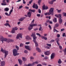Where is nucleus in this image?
Segmentation results:
<instances>
[{
    "label": "nucleus",
    "mask_w": 66,
    "mask_h": 66,
    "mask_svg": "<svg viewBox=\"0 0 66 66\" xmlns=\"http://www.w3.org/2000/svg\"><path fill=\"white\" fill-rule=\"evenodd\" d=\"M31 37H33V41L34 42L35 44V46L36 47H37L38 46V45L37 42L36 41V39L37 38V37L36 36L35 34V32H33L32 33V35H31Z\"/></svg>",
    "instance_id": "obj_1"
},
{
    "label": "nucleus",
    "mask_w": 66,
    "mask_h": 66,
    "mask_svg": "<svg viewBox=\"0 0 66 66\" xmlns=\"http://www.w3.org/2000/svg\"><path fill=\"white\" fill-rule=\"evenodd\" d=\"M1 51L2 52H3V53H4V52L5 53L4 58H6V57L7 55H8V54H9V52L8 51H7L5 50H3V48H2L1 50Z\"/></svg>",
    "instance_id": "obj_2"
},
{
    "label": "nucleus",
    "mask_w": 66,
    "mask_h": 66,
    "mask_svg": "<svg viewBox=\"0 0 66 66\" xmlns=\"http://www.w3.org/2000/svg\"><path fill=\"white\" fill-rule=\"evenodd\" d=\"M55 17H56L58 18L59 17H60L59 18V23H60V24L62 23V21H63L62 20L61 18V16H62V14H55Z\"/></svg>",
    "instance_id": "obj_3"
},
{
    "label": "nucleus",
    "mask_w": 66,
    "mask_h": 66,
    "mask_svg": "<svg viewBox=\"0 0 66 66\" xmlns=\"http://www.w3.org/2000/svg\"><path fill=\"white\" fill-rule=\"evenodd\" d=\"M18 52V50L16 49H14L13 50V54L14 56H15L16 55H19V53H17Z\"/></svg>",
    "instance_id": "obj_4"
},
{
    "label": "nucleus",
    "mask_w": 66,
    "mask_h": 66,
    "mask_svg": "<svg viewBox=\"0 0 66 66\" xmlns=\"http://www.w3.org/2000/svg\"><path fill=\"white\" fill-rule=\"evenodd\" d=\"M34 19L32 20L31 22V24H30V27H32V28H33V27H35L36 26H37V24H34Z\"/></svg>",
    "instance_id": "obj_5"
},
{
    "label": "nucleus",
    "mask_w": 66,
    "mask_h": 66,
    "mask_svg": "<svg viewBox=\"0 0 66 66\" xmlns=\"http://www.w3.org/2000/svg\"><path fill=\"white\" fill-rule=\"evenodd\" d=\"M54 10V8H51L49 10V12L52 15H53V11Z\"/></svg>",
    "instance_id": "obj_6"
},
{
    "label": "nucleus",
    "mask_w": 66,
    "mask_h": 66,
    "mask_svg": "<svg viewBox=\"0 0 66 66\" xmlns=\"http://www.w3.org/2000/svg\"><path fill=\"white\" fill-rule=\"evenodd\" d=\"M35 3H34V5L32 6V7L36 9H38V7L37 4H35Z\"/></svg>",
    "instance_id": "obj_7"
},
{
    "label": "nucleus",
    "mask_w": 66,
    "mask_h": 66,
    "mask_svg": "<svg viewBox=\"0 0 66 66\" xmlns=\"http://www.w3.org/2000/svg\"><path fill=\"white\" fill-rule=\"evenodd\" d=\"M1 65L0 66H4L5 65V61H2L0 63Z\"/></svg>",
    "instance_id": "obj_8"
},
{
    "label": "nucleus",
    "mask_w": 66,
    "mask_h": 66,
    "mask_svg": "<svg viewBox=\"0 0 66 66\" xmlns=\"http://www.w3.org/2000/svg\"><path fill=\"white\" fill-rule=\"evenodd\" d=\"M55 56V54L54 53H53L51 54V59L52 60L53 59Z\"/></svg>",
    "instance_id": "obj_9"
},
{
    "label": "nucleus",
    "mask_w": 66,
    "mask_h": 66,
    "mask_svg": "<svg viewBox=\"0 0 66 66\" xmlns=\"http://www.w3.org/2000/svg\"><path fill=\"white\" fill-rule=\"evenodd\" d=\"M22 34H18L17 36L16 37V38L17 39H18L19 37H20L21 38H22Z\"/></svg>",
    "instance_id": "obj_10"
},
{
    "label": "nucleus",
    "mask_w": 66,
    "mask_h": 66,
    "mask_svg": "<svg viewBox=\"0 0 66 66\" xmlns=\"http://www.w3.org/2000/svg\"><path fill=\"white\" fill-rule=\"evenodd\" d=\"M0 38H1L2 39H3L4 41L6 42L7 39V38L3 37V36H0Z\"/></svg>",
    "instance_id": "obj_11"
},
{
    "label": "nucleus",
    "mask_w": 66,
    "mask_h": 66,
    "mask_svg": "<svg viewBox=\"0 0 66 66\" xmlns=\"http://www.w3.org/2000/svg\"><path fill=\"white\" fill-rule=\"evenodd\" d=\"M50 54V51H47L45 53V54L46 55H49Z\"/></svg>",
    "instance_id": "obj_12"
},
{
    "label": "nucleus",
    "mask_w": 66,
    "mask_h": 66,
    "mask_svg": "<svg viewBox=\"0 0 66 66\" xmlns=\"http://www.w3.org/2000/svg\"><path fill=\"white\" fill-rule=\"evenodd\" d=\"M55 41H56L57 43V45H58V46H60V43H59V42L60 41V39L59 38H56L55 39Z\"/></svg>",
    "instance_id": "obj_13"
},
{
    "label": "nucleus",
    "mask_w": 66,
    "mask_h": 66,
    "mask_svg": "<svg viewBox=\"0 0 66 66\" xmlns=\"http://www.w3.org/2000/svg\"><path fill=\"white\" fill-rule=\"evenodd\" d=\"M56 1V0H53L51 1H49V3L51 4H53V2H55Z\"/></svg>",
    "instance_id": "obj_14"
},
{
    "label": "nucleus",
    "mask_w": 66,
    "mask_h": 66,
    "mask_svg": "<svg viewBox=\"0 0 66 66\" xmlns=\"http://www.w3.org/2000/svg\"><path fill=\"white\" fill-rule=\"evenodd\" d=\"M26 18V17H24L21 18L19 19V21H22Z\"/></svg>",
    "instance_id": "obj_15"
},
{
    "label": "nucleus",
    "mask_w": 66,
    "mask_h": 66,
    "mask_svg": "<svg viewBox=\"0 0 66 66\" xmlns=\"http://www.w3.org/2000/svg\"><path fill=\"white\" fill-rule=\"evenodd\" d=\"M18 61L20 63V65H21L22 63V61L20 59H18Z\"/></svg>",
    "instance_id": "obj_16"
},
{
    "label": "nucleus",
    "mask_w": 66,
    "mask_h": 66,
    "mask_svg": "<svg viewBox=\"0 0 66 66\" xmlns=\"http://www.w3.org/2000/svg\"><path fill=\"white\" fill-rule=\"evenodd\" d=\"M27 15L29 17H31V13L30 12H29L27 13Z\"/></svg>",
    "instance_id": "obj_17"
},
{
    "label": "nucleus",
    "mask_w": 66,
    "mask_h": 66,
    "mask_svg": "<svg viewBox=\"0 0 66 66\" xmlns=\"http://www.w3.org/2000/svg\"><path fill=\"white\" fill-rule=\"evenodd\" d=\"M44 15L45 16H47V15H51V14L49 12H46V13H45Z\"/></svg>",
    "instance_id": "obj_18"
},
{
    "label": "nucleus",
    "mask_w": 66,
    "mask_h": 66,
    "mask_svg": "<svg viewBox=\"0 0 66 66\" xmlns=\"http://www.w3.org/2000/svg\"><path fill=\"white\" fill-rule=\"evenodd\" d=\"M25 47L26 49L28 50H30V49L29 48V46H25Z\"/></svg>",
    "instance_id": "obj_19"
},
{
    "label": "nucleus",
    "mask_w": 66,
    "mask_h": 66,
    "mask_svg": "<svg viewBox=\"0 0 66 66\" xmlns=\"http://www.w3.org/2000/svg\"><path fill=\"white\" fill-rule=\"evenodd\" d=\"M32 64V65H35L36 64H38V61H37L36 62H34Z\"/></svg>",
    "instance_id": "obj_20"
},
{
    "label": "nucleus",
    "mask_w": 66,
    "mask_h": 66,
    "mask_svg": "<svg viewBox=\"0 0 66 66\" xmlns=\"http://www.w3.org/2000/svg\"><path fill=\"white\" fill-rule=\"evenodd\" d=\"M4 11L5 12H8L9 11V8L7 7L6 8L4 9Z\"/></svg>",
    "instance_id": "obj_21"
},
{
    "label": "nucleus",
    "mask_w": 66,
    "mask_h": 66,
    "mask_svg": "<svg viewBox=\"0 0 66 66\" xmlns=\"http://www.w3.org/2000/svg\"><path fill=\"white\" fill-rule=\"evenodd\" d=\"M15 28H12V30L11 31V33H15Z\"/></svg>",
    "instance_id": "obj_22"
},
{
    "label": "nucleus",
    "mask_w": 66,
    "mask_h": 66,
    "mask_svg": "<svg viewBox=\"0 0 66 66\" xmlns=\"http://www.w3.org/2000/svg\"><path fill=\"white\" fill-rule=\"evenodd\" d=\"M10 41H13V40L12 39L11 40L10 39H7L6 42H7V43H10Z\"/></svg>",
    "instance_id": "obj_23"
},
{
    "label": "nucleus",
    "mask_w": 66,
    "mask_h": 66,
    "mask_svg": "<svg viewBox=\"0 0 66 66\" xmlns=\"http://www.w3.org/2000/svg\"><path fill=\"white\" fill-rule=\"evenodd\" d=\"M32 63L31 64H29L28 65L25 64L24 65V66H33V65H32Z\"/></svg>",
    "instance_id": "obj_24"
},
{
    "label": "nucleus",
    "mask_w": 66,
    "mask_h": 66,
    "mask_svg": "<svg viewBox=\"0 0 66 66\" xmlns=\"http://www.w3.org/2000/svg\"><path fill=\"white\" fill-rule=\"evenodd\" d=\"M36 50L38 51L39 52H40V50L38 47H37Z\"/></svg>",
    "instance_id": "obj_25"
},
{
    "label": "nucleus",
    "mask_w": 66,
    "mask_h": 66,
    "mask_svg": "<svg viewBox=\"0 0 66 66\" xmlns=\"http://www.w3.org/2000/svg\"><path fill=\"white\" fill-rule=\"evenodd\" d=\"M26 38L27 39L29 40L31 38H30V37L29 36H27L26 37Z\"/></svg>",
    "instance_id": "obj_26"
},
{
    "label": "nucleus",
    "mask_w": 66,
    "mask_h": 66,
    "mask_svg": "<svg viewBox=\"0 0 66 66\" xmlns=\"http://www.w3.org/2000/svg\"><path fill=\"white\" fill-rule=\"evenodd\" d=\"M62 61L61 59H59L58 61V64H61L62 63Z\"/></svg>",
    "instance_id": "obj_27"
},
{
    "label": "nucleus",
    "mask_w": 66,
    "mask_h": 66,
    "mask_svg": "<svg viewBox=\"0 0 66 66\" xmlns=\"http://www.w3.org/2000/svg\"><path fill=\"white\" fill-rule=\"evenodd\" d=\"M33 27H32L29 26L28 27V29L29 30H32V29H33Z\"/></svg>",
    "instance_id": "obj_28"
},
{
    "label": "nucleus",
    "mask_w": 66,
    "mask_h": 66,
    "mask_svg": "<svg viewBox=\"0 0 66 66\" xmlns=\"http://www.w3.org/2000/svg\"><path fill=\"white\" fill-rule=\"evenodd\" d=\"M53 21L54 22H56V21H57V20L56 19V18H55L53 20Z\"/></svg>",
    "instance_id": "obj_29"
},
{
    "label": "nucleus",
    "mask_w": 66,
    "mask_h": 66,
    "mask_svg": "<svg viewBox=\"0 0 66 66\" xmlns=\"http://www.w3.org/2000/svg\"><path fill=\"white\" fill-rule=\"evenodd\" d=\"M29 11L32 12H35V10H32L31 9H29Z\"/></svg>",
    "instance_id": "obj_30"
},
{
    "label": "nucleus",
    "mask_w": 66,
    "mask_h": 66,
    "mask_svg": "<svg viewBox=\"0 0 66 66\" xmlns=\"http://www.w3.org/2000/svg\"><path fill=\"white\" fill-rule=\"evenodd\" d=\"M4 25L5 26H8L9 27H10L11 26H10V24H9V23H6V24H4Z\"/></svg>",
    "instance_id": "obj_31"
},
{
    "label": "nucleus",
    "mask_w": 66,
    "mask_h": 66,
    "mask_svg": "<svg viewBox=\"0 0 66 66\" xmlns=\"http://www.w3.org/2000/svg\"><path fill=\"white\" fill-rule=\"evenodd\" d=\"M56 10L57 11V12L58 13H61V12L62 10H59L57 9Z\"/></svg>",
    "instance_id": "obj_32"
},
{
    "label": "nucleus",
    "mask_w": 66,
    "mask_h": 66,
    "mask_svg": "<svg viewBox=\"0 0 66 66\" xmlns=\"http://www.w3.org/2000/svg\"><path fill=\"white\" fill-rule=\"evenodd\" d=\"M22 60L23 61H26V59L24 57H23L22 58Z\"/></svg>",
    "instance_id": "obj_33"
},
{
    "label": "nucleus",
    "mask_w": 66,
    "mask_h": 66,
    "mask_svg": "<svg viewBox=\"0 0 66 66\" xmlns=\"http://www.w3.org/2000/svg\"><path fill=\"white\" fill-rule=\"evenodd\" d=\"M46 9V6L45 5H44L43 6V10H45Z\"/></svg>",
    "instance_id": "obj_34"
},
{
    "label": "nucleus",
    "mask_w": 66,
    "mask_h": 66,
    "mask_svg": "<svg viewBox=\"0 0 66 66\" xmlns=\"http://www.w3.org/2000/svg\"><path fill=\"white\" fill-rule=\"evenodd\" d=\"M66 37V35H65V33H64L62 34V37Z\"/></svg>",
    "instance_id": "obj_35"
},
{
    "label": "nucleus",
    "mask_w": 66,
    "mask_h": 66,
    "mask_svg": "<svg viewBox=\"0 0 66 66\" xmlns=\"http://www.w3.org/2000/svg\"><path fill=\"white\" fill-rule=\"evenodd\" d=\"M59 26V24L57 23H56L55 24V26L56 27H58Z\"/></svg>",
    "instance_id": "obj_36"
},
{
    "label": "nucleus",
    "mask_w": 66,
    "mask_h": 66,
    "mask_svg": "<svg viewBox=\"0 0 66 66\" xmlns=\"http://www.w3.org/2000/svg\"><path fill=\"white\" fill-rule=\"evenodd\" d=\"M42 2V0H39L38 2V3L39 4V5H40V3Z\"/></svg>",
    "instance_id": "obj_37"
},
{
    "label": "nucleus",
    "mask_w": 66,
    "mask_h": 66,
    "mask_svg": "<svg viewBox=\"0 0 66 66\" xmlns=\"http://www.w3.org/2000/svg\"><path fill=\"white\" fill-rule=\"evenodd\" d=\"M5 15H6V16H10V15L9 14H8V13H7V12H6L5 13Z\"/></svg>",
    "instance_id": "obj_38"
},
{
    "label": "nucleus",
    "mask_w": 66,
    "mask_h": 66,
    "mask_svg": "<svg viewBox=\"0 0 66 66\" xmlns=\"http://www.w3.org/2000/svg\"><path fill=\"white\" fill-rule=\"evenodd\" d=\"M64 55H66V48H65L64 50Z\"/></svg>",
    "instance_id": "obj_39"
},
{
    "label": "nucleus",
    "mask_w": 66,
    "mask_h": 66,
    "mask_svg": "<svg viewBox=\"0 0 66 66\" xmlns=\"http://www.w3.org/2000/svg\"><path fill=\"white\" fill-rule=\"evenodd\" d=\"M39 31H42L43 30V28H42V27H40V28H39Z\"/></svg>",
    "instance_id": "obj_40"
},
{
    "label": "nucleus",
    "mask_w": 66,
    "mask_h": 66,
    "mask_svg": "<svg viewBox=\"0 0 66 66\" xmlns=\"http://www.w3.org/2000/svg\"><path fill=\"white\" fill-rule=\"evenodd\" d=\"M13 10H10V12L9 13V14L10 15H11V13L13 12Z\"/></svg>",
    "instance_id": "obj_41"
},
{
    "label": "nucleus",
    "mask_w": 66,
    "mask_h": 66,
    "mask_svg": "<svg viewBox=\"0 0 66 66\" xmlns=\"http://www.w3.org/2000/svg\"><path fill=\"white\" fill-rule=\"evenodd\" d=\"M48 21H47L45 23V26H48V24H47V23H48Z\"/></svg>",
    "instance_id": "obj_42"
},
{
    "label": "nucleus",
    "mask_w": 66,
    "mask_h": 66,
    "mask_svg": "<svg viewBox=\"0 0 66 66\" xmlns=\"http://www.w3.org/2000/svg\"><path fill=\"white\" fill-rule=\"evenodd\" d=\"M55 31L56 32H59V31H58L57 30H56L55 29H54V32H55Z\"/></svg>",
    "instance_id": "obj_43"
},
{
    "label": "nucleus",
    "mask_w": 66,
    "mask_h": 66,
    "mask_svg": "<svg viewBox=\"0 0 66 66\" xmlns=\"http://www.w3.org/2000/svg\"><path fill=\"white\" fill-rule=\"evenodd\" d=\"M0 41L2 42V43H3V42H4V41L3 40V39H1V38H0Z\"/></svg>",
    "instance_id": "obj_44"
},
{
    "label": "nucleus",
    "mask_w": 66,
    "mask_h": 66,
    "mask_svg": "<svg viewBox=\"0 0 66 66\" xmlns=\"http://www.w3.org/2000/svg\"><path fill=\"white\" fill-rule=\"evenodd\" d=\"M46 45L47 46H49V47H51V44H47Z\"/></svg>",
    "instance_id": "obj_45"
},
{
    "label": "nucleus",
    "mask_w": 66,
    "mask_h": 66,
    "mask_svg": "<svg viewBox=\"0 0 66 66\" xmlns=\"http://www.w3.org/2000/svg\"><path fill=\"white\" fill-rule=\"evenodd\" d=\"M15 48L16 49H17L18 50H19V47L18 46H16Z\"/></svg>",
    "instance_id": "obj_46"
},
{
    "label": "nucleus",
    "mask_w": 66,
    "mask_h": 66,
    "mask_svg": "<svg viewBox=\"0 0 66 66\" xmlns=\"http://www.w3.org/2000/svg\"><path fill=\"white\" fill-rule=\"evenodd\" d=\"M59 46V48L60 49V50H62V47L61 46Z\"/></svg>",
    "instance_id": "obj_47"
},
{
    "label": "nucleus",
    "mask_w": 66,
    "mask_h": 66,
    "mask_svg": "<svg viewBox=\"0 0 66 66\" xmlns=\"http://www.w3.org/2000/svg\"><path fill=\"white\" fill-rule=\"evenodd\" d=\"M63 16H66V13H63Z\"/></svg>",
    "instance_id": "obj_48"
},
{
    "label": "nucleus",
    "mask_w": 66,
    "mask_h": 66,
    "mask_svg": "<svg viewBox=\"0 0 66 66\" xmlns=\"http://www.w3.org/2000/svg\"><path fill=\"white\" fill-rule=\"evenodd\" d=\"M1 5H6V4L5 3L4 4V3H2Z\"/></svg>",
    "instance_id": "obj_49"
},
{
    "label": "nucleus",
    "mask_w": 66,
    "mask_h": 66,
    "mask_svg": "<svg viewBox=\"0 0 66 66\" xmlns=\"http://www.w3.org/2000/svg\"><path fill=\"white\" fill-rule=\"evenodd\" d=\"M48 27L50 29V30H51V29L52 28L51 27V25H48Z\"/></svg>",
    "instance_id": "obj_50"
},
{
    "label": "nucleus",
    "mask_w": 66,
    "mask_h": 66,
    "mask_svg": "<svg viewBox=\"0 0 66 66\" xmlns=\"http://www.w3.org/2000/svg\"><path fill=\"white\" fill-rule=\"evenodd\" d=\"M37 16L38 17H40V14H37Z\"/></svg>",
    "instance_id": "obj_51"
},
{
    "label": "nucleus",
    "mask_w": 66,
    "mask_h": 66,
    "mask_svg": "<svg viewBox=\"0 0 66 66\" xmlns=\"http://www.w3.org/2000/svg\"><path fill=\"white\" fill-rule=\"evenodd\" d=\"M33 2V0H31V1H30L29 2V3L30 4H31L32 2Z\"/></svg>",
    "instance_id": "obj_52"
},
{
    "label": "nucleus",
    "mask_w": 66,
    "mask_h": 66,
    "mask_svg": "<svg viewBox=\"0 0 66 66\" xmlns=\"http://www.w3.org/2000/svg\"><path fill=\"white\" fill-rule=\"evenodd\" d=\"M36 35H38V36H39V37H40V34L38 33H37L36 34Z\"/></svg>",
    "instance_id": "obj_53"
},
{
    "label": "nucleus",
    "mask_w": 66,
    "mask_h": 66,
    "mask_svg": "<svg viewBox=\"0 0 66 66\" xmlns=\"http://www.w3.org/2000/svg\"><path fill=\"white\" fill-rule=\"evenodd\" d=\"M30 43V42H27L25 44H26V45H29Z\"/></svg>",
    "instance_id": "obj_54"
},
{
    "label": "nucleus",
    "mask_w": 66,
    "mask_h": 66,
    "mask_svg": "<svg viewBox=\"0 0 66 66\" xmlns=\"http://www.w3.org/2000/svg\"><path fill=\"white\" fill-rule=\"evenodd\" d=\"M38 11L39 13L40 14V13H41V10H40V9H39Z\"/></svg>",
    "instance_id": "obj_55"
},
{
    "label": "nucleus",
    "mask_w": 66,
    "mask_h": 66,
    "mask_svg": "<svg viewBox=\"0 0 66 66\" xmlns=\"http://www.w3.org/2000/svg\"><path fill=\"white\" fill-rule=\"evenodd\" d=\"M55 40L53 39H52L51 40V42H54Z\"/></svg>",
    "instance_id": "obj_56"
},
{
    "label": "nucleus",
    "mask_w": 66,
    "mask_h": 66,
    "mask_svg": "<svg viewBox=\"0 0 66 66\" xmlns=\"http://www.w3.org/2000/svg\"><path fill=\"white\" fill-rule=\"evenodd\" d=\"M38 30V28H35L34 29V31H37V30Z\"/></svg>",
    "instance_id": "obj_57"
},
{
    "label": "nucleus",
    "mask_w": 66,
    "mask_h": 66,
    "mask_svg": "<svg viewBox=\"0 0 66 66\" xmlns=\"http://www.w3.org/2000/svg\"><path fill=\"white\" fill-rule=\"evenodd\" d=\"M57 37H60V35L59 34H57Z\"/></svg>",
    "instance_id": "obj_58"
},
{
    "label": "nucleus",
    "mask_w": 66,
    "mask_h": 66,
    "mask_svg": "<svg viewBox=\"0 0 66 66\" xmlns=\"http://www.w3.org/2000/svg\"><path fill=\"white\" fill-rule=\"evenodd\" d=\"M23 46V44H20V47H22Z\"/></svg>",
    "instance_id": "obj_59"
},
{
    "label": "nucleus",
    "mask_w": 66,
    "mask_h": 66,
    "mask_svg": "<svg viewBox=\"0 0 66 66\" xmlns=\"http://www.w3.org/2000/svg\"><path fill=\"white\" fill-rule=\"evenodd\" d=\"M34 59V57H33V56H31L30 57L31 60H33Z\"/></svg>",
    "instance_id": "obj_60"
},
{
    "label": "nucleus",
    "mask_w": 66,
    "mask_h": 66,
    "mask_svg": "<svg viewBox=\"0 0 66 66\" xmlns=\"http://www.w3.org/2000/svg\"><path fill=\"white\" fill-rule=\"evenodd\" d=\"M64 30H65V29L64 28L61 29V31H64Z\"/></svg>",
    "instance_id": "obj_61"
},
{
    "label": "nucleus",
    "mask_w": 66,
    "mask_h": 66,
    "mask_svg": "<svg viewBox=\"0 0 66 66\" xmlns=\"http://www.w3.org/2000/svg\"><path fill=\"white\" fill-rule=\"evenodd\" d=\"M28 51H27L26 50H25L24 51V53H28Z\"/></svg>",
    "instance_id": "obj_62"
},
{
    "label": "nucleus",
    "mask_w": 66,
    "mask_h": 66,
    "mask_svg": "<svg viewBox=\"0 0 66 66\" xmlns=\"http://www.w3.org/2000/svg\"><path fill=\"white\" fill-rule=\"evenodd\" d=\"M14 28V30L15 31V30H17V29H18V28H17L16 27H15V28Z\"/></svg>",
    "instance_id": "obj_63"
},
{
    "label": "nucleus",
    "mask_w": 66,
    "mask_h": 66,
    "mask_svg": "<svg viewBox=\"0 0 66 66\" xmlns=\"http://www.w3.org/2000/svg\"><path fill=\"white\" fill-rule=\"evenodd\" d=\"M37 66H42V65L40 64H38L37 65Z\"/></svg>",
    "instance_id": "obj_64"
}]
</instances>
